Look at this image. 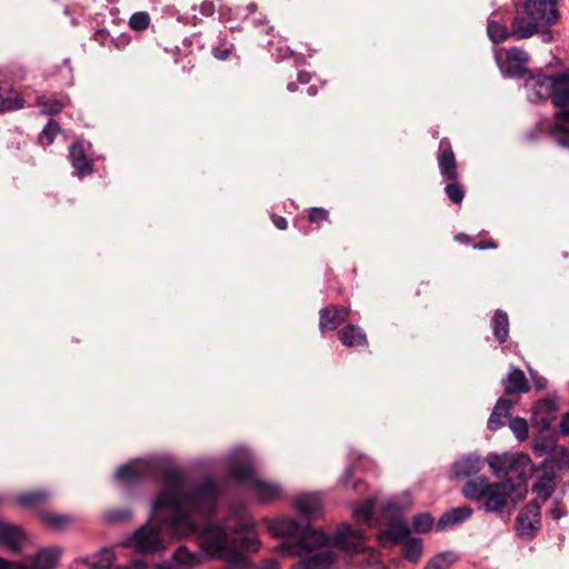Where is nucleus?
I'll use <instances>...</instances> for the list:
<instances>
[{"mask_svg": "<svg viewBox=\"0 0 569 569\" xmlns=\"http://www.w3.org/2000/svg\"><path fill=\"white\" fill-rule=\"evenodd\" d=\"M219 497L216 480L186 483L176 467H163L162 488L153 499L152 517L123 546L139 553H157L167 547L162 533L183 538L199 532L202 550L212 559L223 560V569H251L243 552H257L261 546L251 518L236 515L232 523L229 519L210 522L199 531V521L214 515Z\"/></svg>", "mask_w": 569, "mask_h": 569, "instance_id": "f257e3e1", "label": "nucleus"}, {"mask_svg": "<svg viewBox=\"0 0 569 569\" xmlns=\"http://www.w3.org/2000/svg\"><path fill=\"white\" fill-rule=\"evenodd\" d=\"M269 530L277 538L288 539L282 542L281 548L291 556H301L329 543L353 553H359L365 548V532L346 523H341L331 538L323 530L302 525L291 517L274 520Z\"/></svg>", "mask_w": 569, "mask_h": 569, "instance_id": "f03ea898", "label": "nucleus"}, {"mask_svg": "<svg viewBox=\"0 0 569 569\" xmlns=\"http://www.w3.org/2000/svg\"><path fill=\"white\" fill-rule=\"evenodd\" d=\"M462 493L469 500L481 502L487 512H502L509 502L516 505L526 497L527 488L522 479L515 482L507 478L491 483L486 478H478L469 480Z\"/></svg>", "mask_w": 569, "mask_h": 569, "instance_id": "7ed1b4c3", "label": "nucleus"}, {"mask_svg": "<svg viewBox=\"0 0 569 569\" xmlns=\"http://www.w3.org/2000/svg\"><path fill=\"white\" fill-rule=\"evenodd\" d=\"M557 0H525L516 4V16L510 23L511 38L523 40L541 28L555 24L559 18Z\"/></svg>", "mask_w": 569, "mask_h": 569, "instance_id": "20e7f679", "label": "nucleus"}, {"mask_svg": "<svg viewBox=\"0 0 569 569\" xmlns=\"http://www.w3.org/2000/svg\"><path fill=\"white\" fill-rule=\"evenodd\" d=\"M228 470L230 478L248 486L260 503L273 502L282 496V488L279 483L256 476L250 453L244 449L236 450L231 455Z\"/></svg>", "mask_w": 569, "mask_h": 569, "instance_id": "39448f33", "label": "nucleus"}, {"mask_svg": "<svg viewBox=\"0 0 569 569\" xmlns=\"http://www.w3.org/2000/svg\"><path fill=\"white\" fill-rule=\"evenodd\" d=\"M525 88L530 101L550 99L556 108L569 107V73H537L528 77Z\"/></svg>", "mask_w": 569, "mask_h": 569, "instance_id": "423d86ee", "label": "nucleus"}, {"mask_svg": "<svg viewBox=\"0 0 569 569\" xmlns=\"http://www.w3.org/2000/svg\"><path fill=\"white\" fill-rule=\"evenodd\" d=\"M23 539L24 533L21 527L0 521V546H4L13 553H19L22 550ZM0 569H21V562L0 557Z\"/></svg>", "mask_w": 569, "mask_h": 569, "instance_id": "0eeeda50", "label": "nucleus"}, {"mask_svg": "<svg viewBox=\"0 0 569 569\" xmlns=\"http://www.w3.org/2000/svg\"><path fill=\"white\" fill-rule=\"evenodd\" d=\"M350 309L346 306L330 305L319 311V329L321 332L336 330L349 318Z\"/></svg>", "mask_w": 569, "mask_h": 569, "instance_id": "6e6552de", "label": "nucleus"}, {"mask_svg": "<svg viewBox=\"0 0 569 569\" xmlns=\"http://www.w3.org/2000/svg\"><path fill=\"white\" fill-rule=\"evenodd\" d=\"M323 497L320 492H308L296 498L293 507L307 520L317 519L322 511Z\"/></svg>", "mask_w": 569, "mask_h": 569, "instance_id": "1a4fd4ad", "label": "nucleus"}, {"mask_svg": "<svg viewBox=\"0 0 569 569\" xmlns=\"http://www.w3.org/2000/svg\"><path fill=\"white\" fill-rule=\"evenodd\" d=\"M437 159L441 176L456 181L459 177L457 161L448 139L440 140Z\"/></svg>", "mask_w": 569, "mask_h": 569, "instance_id": "9d476101", "label": "nucleus"}, {"mask_svg": "<svg viewBox=\"0 0 569 569\" xmlns=\"http://www.w3.org/2000/svg\"><path fill=\"white\" fill-rule=\"evenodd\" d=\"M541 506L537 500L531 501L517 517L518 531L521 536H533L539 523Z\"/></svg>", "mask_w": 569, "mask_h": 569, "instance_id": "9b49d317", "label": "nucleus"}, {"mask_svg": "<svg viewBox=\"0 0 569 569\" xmlns=\"http://www.w3.org/2000/svg\"><path fill=\"white\" fill-rule=\"evenodd\" d=\"M528 53L517 47L506 52V60L501 67L502 71L510 78H522L527 72Z\"/></svg>", "mask_w": 569, "mask_h": 569, "instance_id": "f8f14e48", "label": "nucleus"}, {"mask_svg": "<svg viewBox=\"0 0 569 569\" xmlns=\"http://www.w3.org/2000/svg\"><path fill=\"white\" fill-rule=\"evenodd\" d=\"M557 411L558 403L555 399H542L535 406L532 420L541 431L549 430L556 420Z\"/></svg>", "mask_w": 569, "mask_h": 569, "instance_id": "ddd939ff", "label": "nucleus"}, {"mask_svg": "<svg viewBox=\"0 0 569 569\" xmlns=\"http://www.w3.org/2000/svg\"><path fill=\"white\" fill-rule=\"evenodd\" d=\"M70 162L79 177L87 176L92 172V159L89 154V148L83 142L74 141L69 147Z\"/></svg>", "mask_w": 569, "mask_h": 569, "instance_id": "4468645a", "label": "nucleus"}, {"mask_svg": "<svg viewBox=\"0 0 569 569\" xmlns=\"http://www.w3.org/2000/svg\"><path fill=\"white\" fill-rule=\"evenodd\" d=\"M556 488V472L550 468H543L532 486V491L537 495L535 500L542 506L553 493Z\"/></svg>", "mask_w": 569, "mask_h": 569, "instance_id": "2eb2a0df", "label": "nucleus"}, {"mask_svg": "<svg viewBox=\"0 0 569 569\" xmlns=\"http://www.w3.org/2000/svg\"><path fill=\"white\" fill-rule=\"evenodd\" d=\"M482 466L483 460L480 457L468 455L452 465L450 477L458 479L473 476L482 469Z\"/></svg>", "mask_w": 569, "mask_h": 569, "instance_id": "dca6fc26", "label": "nucleus"}, {"mask_svg": "<svg viewBox=\"0 0 569 569\" xmlns=\"http://www.w3.org/2000/svg\"><path fill=\"white\" fill-rule=\"evenodd\" d=\"M512 407V400L499 398L488 419V429L495 432L503 427L506 421L511 419Z\"/></svg>", "mask_w": 569, "mask_h": 569, "instance_id": "f3484780", "label": "nucleus"}, {"mask_svg": "<svg viewBox=\"0 0 569 569\" xmlns=\"http://www.w3.org/2000/svg\"><path fill=\"white\" fill-rule=\"evenodd\" d=\"M512 407V400L499 398L488 419V429L495 432L503 427L506 421L511 419Z\"/></svg>", "mask_w": 569, "mask_h": 569, "instance_id": "a211bd4d", "label": "nucleus"}, {"mask_svg": "<svg viewBox=\"0 0 569 569\" xmlns=\"http://www.w3.org/2000/svg\"><path fill=\"white\" fill-rule=\"evenodd\" d=\"M512 407V400L499 398L488 419V429L495 432L503 427L506 421L511 419Z\"/></svg>", "mask_w": 569, "mask_h": 569, "instance_id": "6ab92c4d", "label": "nucleus"}, {"mask_svg": "<svg viewBox=\"0 0 569 569\" xmlns=\"http://www.w3.org/2000/svg\"><path fill=\"white\" fill-rule=\"evenodd\" d=\"M336 553L331 550H322L300 560L295 569H332Z\"/></svg>", "mask_w": 569, "mask_h": 569, "instance_id": "aec40b11", "label": "nucleus"}, {"mask_svg": "<svg viewBox=\"0 0 569 569\" xmlns=\"http://www.w3.org/2000/svg\"><path fill=\"white\" fill-rule=\"evenodd\" d=\"M502 386L507 395L526 393L530 390L529 382L519 368H512L507 377L502 380Z\"/></svg>", "mask_w": 569, "mask_h": 569, "instance_id": "412c9836", "label": "nucleus"}, {"mask_svg": "<svg viewBox=\"0 0 569 569\" xmlns=\"http://www.w3.org/2000/svg\"><path fill=\"white\" fill-rule=\"evenodd\" d=\"M173 565L161 563L157 565L156 569H191L199 563V558L196 553L190 552L186 547H179L172 556Z\"/></svg>", "mask_w": 569, "mask_h": 569, "instance_id": "4be33fe9", "label": "nucleus"}, {"mask_svg": "<svg viewBox=\"0 0 569 569\" xmlns=\"http://www.w3.org/2000/svg\"><path fill=\"white\" fill-rule=\"evenodd\" d=\"M341 343L349 348L365 347L368 345L367 336L363 330L355 325H348L338 331Z\"/></svg>", "mask_w": 569, "mask_h": 569, "instance_id": "5701e85b", "label": "nucleus"}, {"mask_svg": "<svg viewBox=\"0 0 569 569\" xmlns=\"http://www.w3.org/2000/svg\"><path fill=\"white\" fill-rule=\"evenodd\" d=\"M62 549L60 547H49L39 550L32 561L36 569H53L60 560Z\"/></svg>", "mask_w": 569, "mask_h": 569, "instance_id": "b1692460", "label": "nucleus"}, {"mask_svg": "<svg viewBox=\"0 0 569 569\" xmlns=\"http://www.w3.org/2000/svg\"><path fill=\"white\" fill-rule=\"evenodd\" d=\"M410 538V530L408 523L403 520H396L388 525V527L379 535V539L381 543H385L387 540L392 542H403L406 539Z\"/></svg>", "mask_w": 569, "mask_h": 569, "instance_id": "393cba45", "label": "nucleus"}, {"mask_svg": "<svg viewBox=\"0 0 569 569\" xmlns=\"http://www.w3.org/2000/svg\"><path fill=\"white\" fill-rule=\"evenodd\" d=\"M472 513L469 507H457L445 512L437 521L436 528L441 531L450 526L466 521Z\"/></svg>", "mask_w": 569, "mask_h": 569, "instance_id": "a878e982", "label": "nucleus"}, {"mask_svg": "<svg viewBox=\"0 0 569 569\" xmlns=\"http://www.w3.org/2000/svg\"><path fill=\"white\" fill-rule=\"evenodd\" d=\"M24 107L23 97L14 89L0 86V111L10 112Z\"/></svg>", "mask_w": 569, "mask_h": 569, "instance_id": "bb28decb", "label": "nucleus"}, {"mask_svg": "<svg viewBox=\"0 0 569 569\" xmlns=\"http://www.w3.org/2000/svg\"><path fill=\"white\" fill-rule=\"evenodd\" d=\"M519 459L512 455L503 453L489 460V467L495 476L509 475L517 470Z\"/></svg>", "mask_w": 569, "mask_h": 569, "instance_id": "cd10ccee", "label": "nucleus"}, {"mask_svg": "<svg viewBox=\"0 0 569 569\" xmlns=\"http://www.w3.org/2000/svg\"><path fill=\"white\" fill-rule=\"evenodd\" d=\"M69 103L68 97H47L39 96L36 99V104L40 108L41 113L48 116H54L62 111V109Z\"/></svg>", "mask_w": 569, "mask_h": 569, "instance_id": "c85d7f7f", "label": "nucleus"}, {"mask_svg": "<svg viewBox=\"0 0 569 569\" xmlns=\"http://www.w3.org/2000/svg\"><path fill=\"white\" fill-rule=\"evenodd\" d=\"M50 498V492L47 490H36L20 493L16 497L19 506L27 509H38L46 505Z\"/></svg>", "mask_w": 569, "mask_h": 569, "instance_id": "c756f323", "label": "nucleus"}, {"mask_svg": "<svg viewBox=\"0 0 569 569\" xmlns=\"http://www.w3.org/2000/svg\"><path fill=\"white\" fill-rule=\"evenodd\" d=\"M491 329L499 343H505L509 337V318L503 310H496L491 318Z\"/></svg>", "mask_w": 569, "mask_h": 569, "instance_id": "7c9ffc66", "label": "nucleus"}, {"mask_svg": "<svg viewBox=\"0 0 569 569\" xmlns=\"http://www.w3.org/2000/svg\"><path fill=\"white\" fill-rule=\"evenodd\" d=\"M422 549L423 546L420 538L410 537L402 542V555L408 561L412 563L419 561L422 555Z\"/></svg>", "mask_w": 569, "mask_h": 569, "instance_id": "2f4dec72", "label": "nucleus"}, {"mask_svg": "<svg viewBox=\"0 0 569 569\" xmlns=\"http://www.w3.org/2000/svg\"><path fill=\"white\" fill-rule=\"evenodd\" d=\"M41 518L48 527L56 530H64L73 523V518L69 515L44 512Z\"/></svg>", "mask_w": 569, "mask_h": 569, "instance_id": "473e14b6", "label": "nucleus"}, {"mask_svg": "<svg viewBox=\"0 0 569 569\" xmlns=\"http://www.w3.org/2000/svg\"><path fill=\"white\" fill-rule=\"evenodd\" d=\"M458 557L452 551H443L431 558L425 569H450Z\"/></svg>", "mask_w": 569, "mask_h": 569, "instance_id": "72a5a7b5", "label": "nucleus"}, {"mask_svg": "<svg viewBox=\"0 0 569 569\" xmlns=\"http://www.w3.org/2000/svg\"><path fill=\"white\" fill-rule=\"evenodd\" d=\"M487 32L491 41L495 43H499L511 38L510 27L508 28L493 20L488 21Z\"/></svg>", "mask_w": 569, "mask_h": 569, "instance_id": "f704fd0d", "label": "nucleus"}, {"mask_svg": "<svg viewBox=\"0 0 569 569\" xmlns=\"http://www.w3.org/2000/svg\"><path fill=\"white\" fill-rule=\"evenodd\" d=\"M150 14L146 11L134 12L128 21L130 29L138 32L146 31L150 27Z\"/></svg>", "mask_w": 569, "mask_h": 569, "instance_id": "c9c22d12", "label": "nucleus"}, {"mask_svg": "<svg viewBox=\"0 0 569 569\" xmlns=\"http://www.w3.org/2000/svg\"><path fill=\"white\" fill-rule=\"evenodd\" d=\"M353 517L370 523L373 517V502L371 500L357 503L352 510Z\"/></svg>", "mask_w": 569, "mask_h": 569, "instance_id": "e433bc0d", "label": "nucleus"}, {"mask_svg": "<svg viewBox=\"0 0 569 569\" xmlns=\"http://www.w3.org/2000/svg\"><path fill=\"white\" fill-rule=\"evenodd\" d=\"M143 476V472L136 466L123 465L116 473V478L123 482H130L137 480Z\"/></svg>", "mask_w": 569, "mask_h": 569, "instance_id": "4c0bfd02", "label": "nucleus"}, {"mask_svg": "<svg viewBox=\"0 0 569 569\" xmlns=\"http://www.w3.org/2000/svg\"><path fill=\"white\" fill-rule=\"evenodd\" d=\"M509 428L513 432L515 437L519 441H525L528 439L529 430L528 423L523 418L516 417L509 420Z\"/></svg>", "mask_w": 569, "mask_h": 569, "instance_id": "58836bf2", "label": "nucleus"}, {"mask_svg": "<svg viewBox=\"0 0 569 569\" xmlns=\"http://www.w3.org/2000/svg\"><path fill=\"white\" fill-rule=\"evenodd\" d=\"M433 525V518L429 513H419L412 519V529L416 532L425 533L428 532Z\"/></svg>", "mask_w": 569, "mask_h": 569, "instance_id": "ea45409f", "label": "nucleus"}, {"mask_svg": "<svg viewBox=\"0 0 569 569\" xmlns=\"http://www.w3.org/2000/svg\"><path fill=\"white\" fill-rule=\"evenodd\" d=\"M550 136L563 148H569V129L562 124L556 123L550 128Z\"/></svg>", "mask_w": 569, "mask_h": 569, "instance_id": "a19ab883", "label": "nucleus"}, {"mask_svg": "<svg viewBox=\"0 0 569 569\" xmlns=\"http://www.w3.org/2000/svg\"><path fill=\"white\" fill-rule=\"evenodd\" d=\"M60 130L59 123L50 120L48 124L43 128L42 132L39 136L40 143L42 146H49L53 142Z\"/></svg>", "mask_w": 569, "mask_h": 569, "instance_id": "79ce46f5", "label": "nucleus"}, {"mask_svg": "<svg viewBox=\"0 0 569 569\" xmlns=\"http://www.w3.org/2000/svg\"><path fill=\"white\" fill-rule=\"evenodd\" d=\"M445 191H446V194L448 196V198L453 202V203H461L463 198H465V190H463V187L456 182V181H452L450 183H448L445 188Z\"/></svg>", "mask_w": 569, "mask_h": 569, "instance_id": "37998d69", "label": "nucleus"}, {"mask_svg": "<svg viewBox=\"0 0 569 569\" xmlns=\"http://www.w3.org/2000/svg\"><path fill=\"white\" fill-rule=\"evenodd\" d=\"M329 213L323 208H311L308 213V219L310 222L319 223L321 221L328 220Z\"/></svg>", "mask_w": 569, "mask_h": 569, "instance_id": "c03bdc74", "label": "nucleus"}, {"mask_svg": "<svg viewBox=\"0 0 569 569\" xmlns=\"http://www.w3.org/2000/svg\"><path fill=\"white\" fill-rule=\"evenodd\" d=\"M131 42V36L127 32H122L119 36L112 38L113 46L121 50L124 49Z\"/></svg>", "mask_w": 569, "mask_h": 569, "instance_id": "a18cd8bd", "label": "nucleus"}, {"mask_svg": "<svg viewBox=\"0 0 569 569\" xmlns=\"http://www.w3.org/2000/svg\"><path fill=\"white\" fill-rule=\"evenodd\" d=\"M131 517V512L129 510H114L109 512L108 519L110 521H123Z\"/></svg>", "mask_w": 569, "mask_h": 569, "instance_id": "49530a36", "label": "nucleus"}, {"mask_svg": "<svg viewBox=\"0 0 569 569\" xmlns=\"http://www.w3.org/2000/svg\"><path fill=\"white\" fill-rule=\"evenodd\" d=\"M530 377L532 379L533 387L537 390H543L547 387V380L545 377L539 376L538 373L530 371Z\"/></svg>", "mask_w": 569, "mask_h": 569, "instance_id": "de8ad7c7", "label": "nucleus"}, {"mask_svg": "<svg viewBox=\"0 0 569 569\" xmlns=\"http://www.w3.org/2000/svg\"><path fill=\"white\" fill-rule=\"evenodd\" d=\"M559 433L563 436H569V411L561 417V421L559 425Z\"/></svg>", "mask_w": 569, "mask_h": 569, "instance_id": "09e8293b", "label": "nucleus"}, {"mask_svg": "<svg viewBox=\"0 0 569 569\" xmlns=\"http://www.w3.org/2000/svg\"><path fill=\"white\" fill-rule=\"evenodd\" d=\"M200 12L204 17H210L214 13V4L211 1H203L200 4Z\"/></svg>", "mask_w": 569, "mask_h": 569, "instance_id": "8fccbe9b", "label": "nucleus"}, {"mask_svg": "<svg viewBox=\"0 0 569 569\" xmlns=\"http://www.w3.org/2000/svg\"><path fill=\"white\" fill-rule=\"evenodd\" d=\"M120 569H148V566L143 560L136 559L130 561L127 566Z\"/></svg>", "mask_w": 569, "mask_h": 569, "instance_id": "3c124183", "label": "nucleus"}, {"mask_svg": "<svg viewBox=\"0 0 569 569\" xmlns=\"http://www.w3.org/2000/svg\"><path fill=\"white\" fill-rule=\"evenodd\" d=\"M257 569H280L279 562L274 559L262 561Z\"/></svg>", "mask_w": 569, "mask_h": 569, "instance_id": "603ef678", "label": "nucleus"}, {"mask_svg": "<svg viewBox=\"0 0 569 569\" xmlns=\"http://www.w3.org/2000/svg\"><path fill=\"white\" fill-rule=\"evenodd\" d=\"M272 221H273V224L279 229V230H286L287 227H288V222L286 220V218L281 217V216H276L273 214L272 216Z\"/></svg>", "mask_w": 569, "mask_h": 569, "instance_id": "864d4df0", "label": "nucleus"}, {"mask_svg": "<svg viewBox=\"0 0 569 569\" xmlns=\"http://www.w3.org/2000/svg\"><path fill=\"white\" fill-rule=\"evenodd\" d=\"M475 249L485 250V249H496L497 244L496 242L489 240V241H480L478 243L473 244Z\"/></svg>", "mask_w": 569, "mask_h": 569, "instance_id": "5fc2aeb1", "label": "nucleus"}, {"mask_svg": "<svg viewBox=\"0 0 569 569\" xmlns=\"http://www.w3.org/2000/svg\"><path fill=\"white\" fill-rule=\"evenodd\" d=\"M560 110L556 112V118L558 120H562L569 123V107L559 108Z\"/></svg>", "mask_w": 569, "mask_h": 569, "instance_id": "6e6d98bb", "label": "nucleus"}, {"mask_svg": "<svg viewBox=\"0 0 569 569\" xmlns=\"http://www.w3.org/2000/svg\"><path fill=\"white\" fill-rule=\"evenodd\" d=\"M77 569H107V566L104 565H97V563H89L87 561L78 563Z\"/></svg>", "mask_w": 569, "mask_h": 569, "instance_id": "4d7b16f0", "label": "nucleus"}, {"mask_svg": "<svg viewBox=\"0 0 569 569\" xmlns=\"http://www.w3.org/2000/svg\"><path fill=\"white\" fill-rule=\"evenodd\" d=\"M538 33L541 34L542 42L549 43L552 41V34L548 27L541 28Z\"/></svg>", "mask_w": 569, "mask_h": 569, "instance_id": "13d9d810", "label": "nucleus"}, {"mask_svg": "<svg viewBox=\"0 0 569 569\" xmlns=\"http://www.w3.org/2000/svg\"><path fill=\"white\" fill-rule=\"evenodd\" d=\"M93 38L96 41H98L100 44H104V41L107 40V32L104 29H98L96 30Z\"/></svg>", "mask_w": 569, "mask_h": 569, "instance_id": "bf43d9fd", "label": "nucleus"}, {"mask_svg": "<svg viewBox=\"0 0 569 569\" xmlns=\"http://www.w3.org/2000/svg\"><path fill=\"white\" fill-rule=\"evenodd\" d=\"M212 53H213V56H214L217 59H219V60H224V59H227V58H228V56H229V50H227V49H224V50H220V49H218V48H214V49L212 50Z\"/></svg>", "mask_w": 569, "mask_h": 569, "instance_id": "052dcab7", "label": "nucleus"}, {"mask_svg": "<svg viewBox=\"0 0 569 569\" xmlns=\"http://www.w3.org/2000/svg\"><path fill=\"white\" fill-rule=\"evenodd\" d=\"M352 473H353V469L351 467L346 469L345 475H343L342 480H341L343 486L348 485V480H349V478L352 477Z\"/></svg>", "mask_w": 569, "mask_h": 569, "instance_id": "680f3d73", "label": "nucleus"}, {"mask_svg": "<svg viewBox=\"0 0 569 569\" xmlns=\"http://www.w3.org/2000/svg\"><path fill=\"white\" fill-rule=\"evenodd\" d=\"M298 80L301 82V83H307L309 81V74L306 73V72H299L298 73Z\"/></svg>", "mask_w": 569, "mask_h": 569, "instance_id": "e2e57ef3", "label": "nucleus"}, {"mask_svg": "<svg viewBox=\"0 0 569 569\" xmlns=\"http://www.w3.org/2000/svg\"><path fill=\"white\" fill-rule=\"evenodd\" d=\"M551 515L553 519H560L563 516V513L559 509H552Z\"/></svg>", "mask_w": 569, "mask_h": 569, "instance_id": "0e129e2a", "label": "nucleus"}, {"mask_svg": "<svg viewBox=\"0 0 569 569\" xmlns=\"http://www.w3.org/2000/svg\"><path fill=\"white\" fill-rule=\"evenodd\" d=\"M247 9H248L249 12L252 13V12H254L257 10V4L256 3H250V4H248Z\"/></svg>", "mask_w": 569, "mask_h": 569, "instance_id": "69168bd1", "label": "nucleus"}, {"mask_svg": "<svg viewBox=\"0 0 569 569\" xmlns=\"http://www.w3.org/2000/svg\"><path fill=\"white\" fill-rule=\"evenodd\" d=\"M287 89L289 91H296L297 90V84L293 83V82H290V83H288Z\"/></svg>", "mask_w": 569, "mask_h": 569, "instance_id": "338daca9", "label": "nucleus"}, {"mask_svg": "<svg viewBox=\"0 0 569 569\" xmlns=\"http://www.w3.org/2000/svg\"><path fill=\"white\" fill-rule=\"evenodd\" d=\"M316 92H317V89H316L313 86H311V87H309V88H308V93H309L310 96H315V94H316Z\"/></svg>", "mask_w": 569, "mask_h": 569, "instance_id": "774afa93", "label": "nucleus"}]
</instances>
